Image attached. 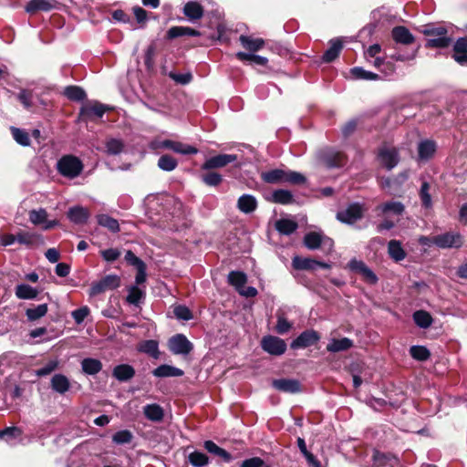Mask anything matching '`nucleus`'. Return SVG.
Masks as SVG:
<instances>
[{"instance_id": "obj_1", "label": "nucleus", "mask_w": 467, "mask_h": 467, "mask_svg": "<svg viewBox=\"0 0 467 467\" xmlns=\"http://www.w3.org/2000/svg\"><path fill=\"white\" fill-rule=\"evenodd\" d=\"M404 205L400 202L391 201L379 204L375 211L379 216L384 217L383 221L378 225V231L389 230L404 212Z\"/></svg>"}, {"instance_id": "obj_2", "label": "nucleus", "mask_w": 467, "mask_h": 467, "mask_svg": "<svg viewBox=\"0 0 467 467\" xmlns=\"http://www.w3.org/2000/svg\"><path fill=\"white\" fill-rule=\"evenodd\" d=\"M420 32L428 36L425 44L428 48H445L451 42V38L448 36L447 29L442 26L428 24L421 26Z\"/></svg>"}, {"instance_id": "obj_3", "label": "nucleus", "mask_w": 467, "mask_h": 467, "mask_svg": "<svg viewBox=\"0 0 467 467\" xmlns=\"http://www.w3.org/2000/svg\"><path fill=\"white\" fill-rule=\"evenodd\" d=\"M264 182L267 183H290L294 185H299L306 182V177L300 172L275 169L268 171H265L261 175Z\"/></svg>"}, {"instance_id": "obj_4", "label": "nucleus", "mask_w": 467, "mask_h": 467, "mask_svg": "<svg viewBox=\"0 0 467 467\" xmlns=\"http://www.w3.org/2000/svg\"><path fill=\"white\" fill-rule=\"evenodd\" d=\"M57 170L62 176L74 179L82 172L83 163L74 155H64L57 161Z\"/></svg>"}, {"instance_id": "obj_5", "label": "nucleus", "mask_w": 467, "mask_h": 467, "mask_svg": "<svg viewBox=\"0 0 467 467\" xmlns=\"http://www.w3.org/2000/svg\"><path fill=\"white\" fill-rule=\"evenodd\" d=\"M149 147L150 150H153L167 149L182 155H192L196 154L198 152L197 148L192 145L184 144L182 142L171 140L155 139L150 142Z\"/></svg>"}, {"instance_id": "obj_6", "label": "nucleus", "mask_w": 467, "mask_h": 467, "mask_svg": "<svg viewBox=\"0 0 467 467\" xmlns=\"http://www.w3.org/2000/svg\"><path fill=\"white\" fill-rule=\"evenodd\" d=\"M304 244L310 250L321 247L326 253H330L334 247V242L331 238L317 232L306 234L304 237Z\"/></svg>"}, {"instance_id": "obj_7", "label": "nucleus", "mask_w": 467, "mask_h": 467, "mask_svg": "<svg viewBox=\"0 0 467 467\" xmlns=\"http://www.w3.org/2000/svg\"><path fill=\"white\" fill-rule=\"evenodd\" d=\"M432 244L439 248H460L463 244L462 236L457 232H447L432 238Z\"/></svg>"}, {"instance_id": "obj_8", "label": "nucleus", "mask_w": 467, "mask_h": 467, "mask_svg": "<svg viewBox=\"0 0 467 467\" xmlns=\"http://www.w3.org/2000/svg\"><path fill=\"white\" fill-rule=\"evenodd\" d=\"M120 285V279L116 275H109L98 282L91 284L89 295L91 296L99 295L107 290H113Z\"/></svg>"}, {"instance_id": "obj_9", "label": "nucleus", "mask_w": 467, "mask_h": 467, "mask_svg": "<svg viewBox=\"0 0 467 467\" xmlns=\"http://www.w3.org/2000/svg\"><path fill=\"white\" fill-rule=\"evenodd\" d=\"M169 349L175 355L187 356L193 349L192 343L182 334L171 337L168 342Z\"/></svg>"}, {"instance_id": "obj_10", "label": "nucleus", "mask_w": 467, "mask_h": 467, "mask_svg": "<svg viewBox=\"0 0 467 467\" xmlns=\"http://www.w3.org/2000/svg\"><path fill=\"white\" fill-rule=\"evenodd\" d=\"M321 162L327 168H339L346 164L347 159L344 153L334 149H327L320 153Z\"/></svg>"}, {"instance_id": "obj_11", "label": "nucleus", "mask_w": 467, "mask_h": 467, "mask_svg": "<svg viewBox=\"0 0 467 467\" xmlns=\"http://www.w3.org/2000/svg\"><path fill=\"white\" fill-rule=\"evenodd\" d=\"M262 348L267 353L275 356H280L286 350L285 342L274 336H266L261 341Z\"/></svg>"}, {"instance_id": "obj_12", "label": "nucleus", "mask_w": 467, "mask_h": 467, "mask_svg": "<svg viewBox=\"0 0 467 467\" xmlns=\"http://www.w3.org/2000/svg\"><path fill=\"white\" fill-rule=\"evenodd\" d=\"M363 206L359 203H352L346 210L338 212L337 218L346 223L352 224L363 216Z\"/></svg>"}, {"instance_id": "obj_13", "label": "nucleus", "mask_w": 467, "mask_h": 467, "mask_svg": "<svg viewBox=\"0 0 467 467\" xmlns=\"http://www.w3.org/2000/svg\"><path fill=\"white\" fill-rule=\"evenodd\" d=\"M237 160L235 154H219L207 159L202 165V170L209 171L223 168Z\"/></svg>"}, {"instance_id": "obj_14", "label": "nucleus", "mask_w": 467, "mask_h": 467, "mask_svg": "<svg viewBox=\"0 0 467 467\" xmlns=\"http://www.w3.org/2000/svg\"><path fill=\"white\" fill-rule=\"evenodd\" d=\"M320 339L319 334L313 330L308 329L302 332L296 339H294L291 343V348L294 349L296 348H305L310 347Z\"/></svg>"}, {"instance_id": "obj_15", "label": "nucleus", "mask_w": 467, "mask_h": 467, "mask_svg": "<svg viewBox=\"0 0 467 467\" xmlns=\"http://www.w3.org/2000/svg\"><path fill=\"white\" fill-rule=\"evenodd\" d=\"M378 158L388 170L393 169L399 162V153L395 148L383 146L379 149Z\"/></svg>"}, {"instance_id": "obj_16", "label": "nucleus", "mask_w": 467, "mask_h": 467, "mask_svg": "<svg viewBox=\"0 0 467 467\" xmlns=\"http://www.w3.org/2000/svg\"><path fill=\"white\" fill-rule=\"evenodd\" d=\"M292 265L297 270H316L317 267H322L324 269H330L331 265L324 262H319L311 258H304L300 256H295L292 260Z\"/></svg>"}, {"instance_id": "obj_17", "label": "nucleus", "mask_w": 467, "mask_h": 467, "mask_svg": "<svg viewBox=\"0 0 467 467\" xmlns=\"http://www.w3.org/2000/svg\"><path fill=\"white\" fill-rule=\"evenodd\" d=\"M453 59L461 66L467 65V36L458 38L453 45Z\"/></svg>"}, {"instance_id": "obj_18", "label": "nucleus", "mask_w": 467, "mask_h": 467, "mask_svg": "<svg viewBox=\"0 0 467 467\" xmlns=\"http://www.w3.org/2000/svg\"><path fill=\"white\" fill-rule=\"evenodd\" d=\"M135 374V368L130 364H119L112 369V377L119 382L130 381Z\"/></svg>"}, {"instance_id": "obj_19", "label": "nucleus", "mask_w": 467, "mask_h": 467, "mask_svg": "<svg viewBox=\"0 0 467 467\" xmlns=\"http://www.w3.org/2000/svg\"><path fill=\"white\" fill-rule=\"evenodd\" d=\"M273 387L277 390L287 392V393H296L300 391V383L296 379H275L272 383Z\"/></svg>"}, {"instance_id": "obj_20", "label": "nucleus", "mask_w": 467, "mask_h": 467, "mask_svg": "<svg viewBox=\"0 0 467 467\" xmlns=\"http://www.w3.org/2000/svg\"><path fill=\"white\" fill-rule=\"evenodd\" d=\"M391 36L396 43L402 45L412 44L415 40L413 35L405 26H395L391 31Z\"/></svg>"}, {"instance_id": "obj_21", "label": "nucleus", "mask_w": 467, "mask_h": 467, "mask_svg": "<svg viewBox=\"0 0 467 467\" xmlns=\"http://www.w3.org/2000/svg\"><path fill=\"white\" fill-rule=\"evenodd\" d=\"M89 215L88 210L79 205L71 207L67 212V218L76 224L85 223Z\"/></svg>"}, {"instance_id": "obj_22", "label": "nucleus", "mask_w": 467, "mask_h": 467, "mask_svg": "<svg viewBox=\"0 0 467 467\" xmlns=\"http://www.w3.org/2000/svg\"><path fill=\"white\" fill-rule=\"evenodd\" d=\"M55 0H31L26 6V11L34 14L37 11H50L56 7Z\"/></svg>"}, {"instance_id": "obj_23", "label": "nucleus", "mask_w": 467, "mask_h": 467, "mask_svg": "<svg viewBox=\"0 0 467 467\" xmlns=\"http://www.w3.org/2000/svg\"><path fill=\"white\" fill-rule=\"evenodd\" d=\"M137 350L139 352L147 354L152 358H159L160 350H159V343L154 339H148L140 342L137 346Z\"/></svg>"}, {"instance_id": "obj_24", "label": "nucleus", "mask_w": 467, "mask_h": 467, "mask_svg": "<svg viewBox=\"0 0 467 467\" xmlns=\"http://www.w3.org/2000/svg\"><path fill=\"white\" fill-rule=\"evenodd\" d=\"M437 145L434 140H421L418 145V155L420 160H429L431 159L435 151Z\"/></svg>"}, {"instance_id": "obj_25", "label": "nucleus", "mask_w": 467, "mask_h": 467, "mask_svg": "<svg viewBox=\"0 0 467 467\" xmlns=\"http://www.w3.org/2000/svg\"><path fill=\"white\" fill-rule=\"evenodd\" d=\"M343 47V43L339 38L331 39L329 42L328 49L324 53L322 59L324 62L329 63L335 60L341 49Z\"/></svg>"}, {"instance_id": "obj_26", "label": "nucleus", "mask_w": 467, "mask_h": 467, "mask_svg": "<svg viewBox=\"0 0 467 467\" xmlns=\"http://www.w3.org/2000/svg\"><path fill=\"white\" fill-rule=\"evenodd\" d=\"M353 347V341L348 337L340 339L332 338L327 346V350L331 353L346 351Z\"/></svg>"}, {"instance_id": "obj_27", "label": "nucleus", "mask_w": 467, "mask_h": 467, "mask_svg": "<svg viewBox=\"0 0 467 467\" xmlns=\"http://www.w3.org/2000/svg\"><path fill=\"white\" fill-rule=\"evenodd\" d=\"M237 207L242 213H251L257 208V201L251 194H244L239 197Z\"/></svg>"}, {"instance_id": "obj_28", "label": "nucleus", "mask_w": 467, "mask_h": 467, "mask_svg": "<svg viewBox=\"0 0 467 467\" xmlns=\"http://www.w3.org/2000/svg\"><path fill=\"white\" fill-rule=\"evenodd\" d=\"M52 389L59 394H64L70 388L69 379L63 374H55L51 379Z\"/></svg>"}, {"instance_id": "obj_29", "label": "nucleus", "mask_w": 467, "mask_h": 467, "mask_svg": "<svg viewBox=\"0 0 467 467\" xmlns=\"http://www.w3.org/2000/svg\"><path fill=\"white\" fill-rule=\"evenodd\" d=\"M152 374L157 378L181 377L183 370L171 365H161L153 369Z\"/></svg>"}, {"instance_id": "obj_30", "label": "nucleus", "mask_w": 467, "mask_h": 467, "mask_svg": "<svg viewBox=\"0 0 467 467\" xmlns=\"http://www.w3.org/2000/svg\"><path fill=\"white\" fill-rule=\"evenodd\" d=\"M183 14L192 21L198 20L203 16V8L199 3L191 1L184 5Z\"/></svg>"}, {"instance_id": "obj_31", "label": "nucleus", "mask_w": 467, "mask_h": 467, "mask_svg": "<svg viewBox=\"0 0 467 467\" xmlns=\"http://www.w3.org/2000/svg\"><path fill=\"white\" fill-rule=\"evenodd\" d=\"M388 253L395 262H400L406 257V252L401 243L397 240H390L388 244Z\"/></svg>"}, {"instance_id": "obj_32", "label": "nucleus", "mask_w": 467, "mask_h": 467, "mask_svg": "<svg viewBox=\"0 0 467 467\" xmlns=\"http://www.w3.org/2000/svg\"><path fill=\"white\" fill-rule=\"evenodd\" d=\"M81 368L85 374L96 375L102 369V363L97 358H87L81 361Z\"/></svg>"}, {"instance_id": "obj_33", "label": "nucleus", "mask_w": 467, "mask_h": 467, "mask_svg": "<svg viewBox=\"0 0 467 467\" xmlns=\"http://www.w3.org/2000/svg\"><path fill=\"white\" fill-rule=\"evenodd\" d=\"M242 46L250 52H256L263 48L265 41L262 38H253L242 35L239 38Z\"/></svg>"}, {"instance_id": "obj_34", "label": "nucleus", "mask_w": 467, "mask_h": 467, "mask_svg": "<svg viewBox=\"0 0 467 467\" xmlns=\"http://www.w3.org/2000/svg\"><path fill=\"white\" fill-rule=\"evenodd\" d=\"M106 111V107L100 103H94L92 105H86L81 109V114L85 118L90 119L95 116L97 118H101Z\"/></svg>"}, {"instance_id": "obj_35", "label": "nucleus", "mask_w": 467, "mask_h": 467, "mask_svg": "<svg viewBox=\"0 0 467 467\" xmlns=\"http://www.w3.org/2000/svg\"><path fill=\"white\" fill-rule=\"evenodd\" d=\"M145 417L152 421H161L163 419V410L158 404H149L143 408Z\"/></svg>"}, {"instance_id": "obj_36", "label": "nucleus", "mask_w": 467, "mask_h": 467, "mask_svg": "<svg viewBox=\"0 0 467 467\" xmlns=\"http://www.w3.org/2000/svg\"><path fill=\"white\" fill-rule=\"evenodd\" d=\"M376 467H399L400 460L393 455L377 454L374 458Z\"/></svg>"}, {"instance_id": "obj_37", "label": "nucleus", "mask_w": 467, "mask_h": 467, "mask_svg": "<svg viewBox=\"0 0 467 467\" xmlns=\"http://www.w3.org/2000/svg\"><path fill=\"white\" fill-rule=\"evenodd\" d=\"M272 202L279 204H290L294 202V196L288 190L279 189L272 193Z\"/></svg>"}, {"instance_id": "obj_38", "label": "nucleus", "mask_w": 467, "mask_h": 467, "mask_svg": "<svg viewBox=\"0 0 467 467\" xmlns=\"http://www.w3.org/2000/svg\"><path fill=\"white\" fill-rule=\"evenodd\" d=\"M182 36H199L200 32L188 26H172L168 31V36L170 38H175Z\"/></svg>"}, {"instance_id": "obj_39", "label": "nucleus", "mask_w": 467, "mask_h": 467, "mask_svg": "<svg viewBox=\"0 0 467 467\" xmlns=\"http://www.w3.org/2000/svg\"><path fill=\"white\" fill-rule=\"evenodd\" d=\"M236 57L243 62L254 63L259 66H265L268 59L265 57L245 52L236 53Z\"/></svg>"}, {"instance_id": "obj_40", "label": "nucleus", "mask_w": 467, "mask_h": 467, "mask_svg": "<svg viewBox=\"0 0 467 467\" xmlns=\"http://www.w3.org/2000/svg\"><path fill=\"white\" fill-rule=\"evenodd\" d=\"M97 221L100 226L109 229L112 233H118L119 231V222L108 214L98 215Z\"/></svg>"}, {"instance_id": "obj_41", "label": "nucleus", "mask_w": 467, "mask_h": 467, "mask_svg": "<svg viewBox=\"0 0 467 467\" xmlns=\"http://www.w3.org/2000/svg\"><path fill=\"white\" fill-rule=\"evenodd\" d=\"M276 230L283 234H291L297 229V223L290 219H280L275 223Z\"/></svg>"}, {"instance_id": "obj_42", "label": "nucleus", "mask_w": 467, "mask_h": 467, "mask_svg": "<svg viewBox=\"0 0 467 467\" xmlns=\"http://www.w3.org/2000/svg\"><path fill=\"white\" fill-rule=\"evenodd\" d=\"M10 130L13 139L16 141V143L24 147L30 145V136L26 130L11 127Z\"/></svg>"}, {"instance_id": "obj_43", "label": "nucleus", "mask_w": 467, "mask_h": 467, "mask_svg": "<svg viewBox=\"0 0 467 467\" xmlns=\"http://www.w3.org/2000/svg\"><path fill=\"white\" fill-rule=\"evenodd\" d=\"M16 296L20 299H34L37 296V291L26 284H21L16 287Z\"/></svg>"}, {"instance_id": "obj_44", "label": "nucleus", "mask_w": 467, "mask_h": 467, "mask_svg": "<svg viewBox=\"0 0 467 467\" xmlns=\"http://www.w3.org/2000/svg\"><path fill=\"white\" fill-rule=\"evenodd\" d=\"M247 281L246 275L240 271H232L228 275V282L235 287L236 291L240 290Z\"/></svg>"}, {"instance_id": "obj_45", "label": "nucleus", "mask_w": 467, "mask_h": 467, "mask_svg": "<svg viewBox=\"0 0 467 467\" xmlns=\"http://www.w3.org/2000/svg\"><path fill=\"white\" fill-rule=\"evenodd\" d=\"M47 310H48L47 305L41 304L36 307L27 308L26 311V316L28 320L36 321V320L43 317L44 316H46V314L47 313Z\"/></svg>"}, {"instance_id": "obj_46", "label": "nucleus", "mask_w": 467, "mask_h": 467, "mask_svg": "<svg viewBox=\"0 0 467 467\" xmlns=\"http://www.w3.org/2000/svg\"><path fill=\"white\" fill-rule=\"evenodd\" d=\"M413 319L416 325L422 328L429 327L432 323L431 316L423 310L416 311L413 314Z\"/></svg>"}, {"instance_id": "obj_47", "label": "nucleus", "mask_w": 467, "mask_h": 467, "mask_svg": "<svg viewBox=\"0 0 467 467\" xmlns=\"http://www.w3.org/2000/svg\"><path fill=\"white\" fill-rule=\"evenodd\" d=\"M178 161L171 155L164 154L158 161V167L165 171H171L176 169Z\"/></svg>"}, {"instance_id": "obj_48", "label": "nucleus", "mask_w": 467, "mask_h": 467, "mask_svg": "<svg viewBox=\"0 0 467 467\" xmlns=\"http://www.w3.org/2000/svg\"><path fill=\"white\" fill-rule=\"evenodd\" d=\"M64 95L75 101H81L86 98L84 89L78 86H68L64 89Z\"/></svg>"}, {"instance_id": "obj_49", "label": "nucleus", "mask_w": 467, "mask_h": 467, "mask_svg": "<svg viewBox=\"0 0 467 467\" xmlns=\"http://www.w3.org/2000/svg\"><path fill=\"white\" fill-rule=\"evenodd\" d=\"M188 458L190 463L194 467H205L209 462L207 455L198 451L190 453Z\"/></svg>"}, {"instance_id": "obj_50", "label": "nucleus", "mask_w": 467, "mask_h": 467, "mask_svg": "<svg viewBox=\"0 0 467 467\" xmlns=\"http://www.w3.org/2000/svg\"><path fill=\"white\" fill-rule=\"evenodd\" d=\"M350 73L356 79L377 80L379 78V75L358 67H353Z\"/></svg>"}, {"instance_id": "obj_51", "label": "nucleus", "mask_w": 467, "mask_h": 467, "mask_svg": "<svg viewBox=\"0 0 467 467\" xmlns=\"http://www.w3.org/2000/svg\"><path fill=\"white\" fill-rule=\"evenodd\" d=\"M144 292L138 286L134 285L129 289L127 296V302L130 305L139 306L144 297Z\"/></svg>"}, {"instance_id": "obj_52", "label": "nucleus", "mask_w": 467, "mask_h": 467, "mask_svg": "<svg viewBox=\"0 0 467 467\" xmlns=\"http://www.w3.org/2000/svg\"><path fill=\"white\" fill-rule=\"evenodd\" d=\"M410 354L414 359L420 361H425L431 356L429 349L423 346H412L410 348Z\"/></svg>"}, {"instance_id": "obj_53", "label": "nucleus", "mask_w": 467, "mask_h": 467, "mask_svg": "<svg viewBox=\"0 0 467 467\" xmlns=\"http://www.w3.org/2000/svg\"><path fill=\"white\" fill-rule=\"evenodd\" d=\"M373 65L379 68L382 73L385 74L386 77H389L392 75L395 71V67L390 62H385L380 57H376V59L373 61Z\"/></svg>"}, {"instance_id": "obj_54", "label": "nucleus", "mask_w": 467, "mask_h": 467, "mask_svg": "<svg viewBox=\"0 0 467 467\" xmlns=\"http://www.w3.org/2000/svg\"><path fill=\"white\" fill-rule=\"evenodd\" d=\"M420 197L422 206L431 208L432 205L431 197L430 194V184L427 182H422L420 190Z\"/></svg>"}, {"instance_id": "obj_55", "label": "nucleus", "mask_w": 467, "mask_h": 467, "mask_svg": "<svg viewBox=\"0 0 467 467\" xmlns=\"http://www.w3.org/2000/svg\"><path fill=\"white\" fill-rule=\"evenodd\" d=\"M132 433L128 430L119 431L112 436V441L116 444H127L131 441Z\"/></svg>"}, {"instance_id": "obj_56", "label": "nucleus", "mask_w": 467, "mask_h": 467, "mask_svg": "<svg viewBox=\"0 0 467 467\" xmlns=\"http://www.w3.org/2000/svg\"><path fill=\"white\" fill-rule=\"evenodd\" d=\"M47 219V213L45 209L33 210L29 213V220L32 223L38 225L44 223Z\"/></svg>"}, {"instance_id": "obj_57", "label": "nucleus", "mask_w": 467, "mask_h": 467, "mask_svg": "<svg viewBox=\"0 0 467 467\" xmlns=\"http://www.w3.org/2000/svg\"><path fill=\"white\" fill-rule=\"evenodd\" d=\"M123 142L117 139H110L106 143L107 152L112 155L120 153L123 150Z\"/></svg>"}, {"instance_id": "obj_58", "label": "nucleus", "mask_w": 467, "mask_h": 467, "mask_svg": "<svg viewBox=\"0 0 467 467\" xmlns=\"http://www.w3.org/2000/svg\"><path fill=\"white\" fill-rule=\"evenodd\" d=\"M4 388L6 391L10 392L13 399H17L22 396L23 389L16 384L12 387V377H8L4 382Z\"/></svg>"}, {"instance_id": "obj_59", "label": "nucleus", "mask_w": 467, "mask_h": 467, "mask_svg": "<svg viewBox=\"0 0 467 467\" xmlns=\"http://www.w3.org/2000/svg\"><path fill=\"white\" fill-rule=\"evenodd\" d=\"M202 181L208 186H217L222 182L223 178L219 173L212 171L202 175Z\"/></svg>"}, {"instance_id": "obj_60", "label": "nucleus", "mask_w": 467, "mask_h": 467, "mask_svg": "<svg viewBox=\"0 0 467 467\" xmlns=\"http://www.w3.org/2000/svg\"><path fill=\"white\" fill-rule=\"evenodd\" d=\"M174 316L176 318L188 321L192 318V314L191 310L185 306H176L173 310Z\"/></svg>"}, {"instance_id": "obj_61", "label": "nucleus", "mask_w": 467, "mask_h": 467, "mask_svg": "<svg viewBox=\"0 0 467 467\" xmlns=\"http://www.w3.org/2000/svg\"><path fill=\"white\" fill-rule=\"evenodd\" d=\"M58 367V361L57 359L49 360L42 368L36 371V375L38 377H45L52 373Z\"/></svg>"}, {"instance_id": "obj_62", "label": "nucleus", "mask_w": 467, "mask_h": 467, "mask_svg": "<svg viewBox=\"0 0 467 467\" xmlns=\"http://www.w3.org/2000/svg\"><path fill=\"white\" fill-rule=\"evenodd\" d=\"M18 100L23 104L24 108L30 109L33 106V95L32 92L22 89L17 95Z\"/></svg>"}, {"instance_id": "obj_63", "label": "nucleus", "mask_w": 467, "mask_h": 467, "mask_svg": "<svg viewBox=\"0 0 467 467\" xmlns=\"http://www.w3.org/2000/svg\"><path fill=\"white\" fill-rule=\"evenodd\" d=\"M89 314L88 306H82L72 312V317L77 324H81Z\"/></svg>"}, {"instance_id": "obj_64", "label": "nucleus", "mask_w": 467, "mask_h": 467, "mask_svg": "<svg viewBox=\"0 0 467 467\" xmlns=\"http://www.w3.org/2000/svg\"><path fill=\"white\" fill-rule=\"evenodd\" d=\"M241 467H269L267 465H265V462L262 459L258 457H254L251 459L244 460Z\"/></svg>"}]
</instances>
